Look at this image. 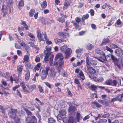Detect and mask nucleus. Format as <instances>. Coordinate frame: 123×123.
Instances as JSON below:
<instances>
[{"label": "nucleus", "mask_w": 123, "mask_h": 123, "mask_svg": "<svg viewBox=\"0 0 123 123\" xmlns=\"http://www.w3.org/2000/svg\"><path fill=\"white\" fill-rule=\"evenodd\" d=\"M75 118L72 117H70L68 120V123H73L75 121Z\"/></svg>", "instance_id": "nucleus-28"}, {"label": "nucleus", "mask_w": 123, "mask_h": 123, "mask_svg": "<svg viewBox=\"0 0 123 123\" xmlns=\"http://www.w3.org/2000/svg\"><path fill=\"white\" fill-rule=\"evenodd\" d=\"M85 47L87 50H91L93 48V46L91 44L87 43Z\"/></svg>", "instance_id": "nucleus-19"}, {"label": "nucleus", "mask_w": 123, "mask_h": 123, "mask_svg": "<svg viewBox=\"0 0 123 123\" xmlns=\"http://www.w3.org/2000/svg\"><path fill=\"white\" fill-rule=\"evenodd\" d=\"M18 7H22L24 5V2L23 0H20L18 3Z\"/></svg>", "instance_id": "nucleus-36"}, {"label": "nucleus", "mask_w": 123, "mask_h": 123, "mask_svg": "<svg viewBox=\"0 0 123 123\" xmlns=\"http://www.w3.org/2000/svg\"><path fill=\"white\" fill-rule=\"evenodd\" d=\"M97 62L95 60L91 59L87 63H86L87 65H88L89 66V64L92 65H96L97 64Z\"/></svg>", "instance_id": "nucleus-5"}, {"label": "nucleus", "mask_w": 123, "mask_h": 123, "mask_svg": "<svg viewBox=\"0 0 123 123\" xmlns=\"http://www.w3.org/2000/svg\"><path fill=\"white\" fill-rule=\"evenodd\" d=\"M5 3L9 4L11 6H12L13 4V2L12 0H6L5 2Z\"/></svg>", "instance_id": "nucleus-41"}, {"label": "nucleus", "mask_w": 123, "mask_h": 123, "mask_svg": "<svg viewBox=\"0 0 123 123\" xmlns=\"http://www.w3.org/2000/svg\"><path fill=\"white\" fill-rule=\"evenodd\" d=\"M89 17V15L88 14L83 15L82 18V21L84 22V20L87 19Z\"/></svg>", "instance_id": "nucleus-39"}, {"label": "nucleus", "mask_w": 123, "mask_h": 123, "mask_svg": "<svg viewBox=\"0 0 123 123\" xmlns=\"http://www.w3.org/2000/svg\"><path fill=\"white\" fill-rule=\"evenodd\" d=\"M91 105L92 107L94 108H98L101 106V105L97 102H92Z\"/></svg>", "instance_id": "nucleus-11"}, {"label": "nucleus", "mask_w": 123, "mask_h": 123, "mask_svg": "<svg viewBox=\"0 0 123 123\" xmlns=\"http://www.w3.org/2000/svg\"><path fill=\"white\" fill-rule=\"evenodd\" d=\"M44 55H45V56L44 60L45 62L48 61L49 59V56L50 55V54H44Z\"/></svg>", "instance_id": "nucleus-34"}, {"label": "nucleus", "mask_w": 123, "mask_h": 123, "mask_svg": "<svg viewBox=\"0 0 123 123\" xmlns=\"http://www.w3.org/2000/svg\"><path fill=\"white\" fill-rule=\"evenodd\" d=\"M89 77L91 79L93 80H95L96 79V77L92 74H91L89 75Z\"/></svg>", "instance_id": "nucleus-54"}, {"label": "nucleus", "mask_w": 123, "mask_h": 123, "mask_svg": "<svg viewBox=\"0 0 123 123\" xmlns=\"http://www.w3.org/2000/svg\"><path fill=\"white\" fill-rule=\"evenodd\" d=\"M36 87V86L35 84L27 86V87L29 91L31 92H32Z\"/></svg>", "instance_id": "nucleus-16"}, {"label": "nucleus", "mask_w": 123, "mask_h": 123, "mask_svg": "<svg viewBox=\"0 0 123 123\" xmlns=\"http://www.w3.org/2000/svg\"><path fill=\"white\" fill-rule=\"evenodd\" d=\"M109 40L108 38H104L101 44V45H105L106 43H109Z\"/></svg>", "instance_id": "nucleus-23"}, {"label": "nucleus", "mask_w": 123, "mask_h": 123, "mask_svg": "<svg viewBox=\"0 0 123 123\" xmlns=\"http://www.w3.org/2000/svg\"><path fill=\"white\" fill-rule=\"evenodd\" d=\"M72 53V50L71 48H68L67 49L65 52V59L68 58L71 55Z\"/></svg>", "instance_id": "nucleus-4"}, {"label": "nucleus", "mask_w": 123, "mask_h": 123, "mask_svg": "<svg viewBox=\"0 0 123 123\" xmlns=\"http://www.w3.org/2000/svg\"><path fill=\"white\" fill-rule=\"evenodd\" d=\"M49 123H55V120L52 118H50L48 119Z\"/></svg>", "instance_id": "nucleus-42"}, {"label": "nucleus", "mask_w": 123, "mask_h": 123, "mask_svg": "<svg viewBox=\"0 0 123 123\" xmlns=\"http://www.w3.org/2000/svg\"><path fill=\"white\" fill-rule=\"evenodd\" d=\"M46 21L47 23L50 24L54 22V21L53 20L50 19L48 18H46Z\"/></svg>", "instance_id": "nucleus-52"}, {"label": "nucleus", "mask_w": 123, "mask_h": 123, "mask_svg": "<svg viewBox=\"0 0 123 123\" xmlns=\"http://www.w3.org/2000/svg\"><path fill=\"white\" fill-rule=\"evenodd\" d=\"M76 120L77 122L79 121L80 119V118H82L80 114L79 113H77L76 115Z\"/></svg>", "instance_id": "nucleus-40"}, {"label": "nucleus", "mask_w": 123, "mask_h": 123, "mask_svg": "<svg viewBox=\"0 0 123 123\" xmlns=\"http://www.w3.org/2000/svg\"><path fill=\"white\" fill-rule=\"evenodd\" d=\"M68 39L67 38H66V39H65L64 38L62 39H56L54 40L55 42L56 43H60L62 42H66Z\"/></svg>", "instance_id": "nucleus-15"}, {"label": "nucleus", "mask_w": 123, "mask_h": 123, "mask_svg": "<svg viewBox=\"0 0 123 123\" xmlns=\"http://www.w3.org/2000/svg\"><path fill=\"white\" fill-rule=\"evenodd\" d=\"M39 40L40 41H45L47 40V36L45 34L44 35L42 34V35L38 37Z\"/></svg>", "instance_id": "nucleus-8"}, {"label": "nucleus", "mask_w": 123, "mask_h": 123, "mask_svg": "<svg viewBox=\"0 0 123 123\" xmlns=\"http://www.w3.org/2000/svg\"><path fill=\"white\" fill-rule=\"evenodd\" d=\"M2 11L7 12L8 9V4H6L4 3V5L2 8Z\"/></svg>", "instance_id": "nucleus-17"}, {"label": "nucleus", "mask_w": 123, "mask_h": 123, "mask_svg": "<svg viewBox=\"0 0 123 123\" xmlns=\"http://www.w3.org/2000/svg\"><path fill=\"white\" fill-rule=\"evenodd\" d=\"M58 35L62 36V37L64 38L65 37L66 38V36H68V34L67 33H63V32H59L58 33Z\"/></svg>", "instance_id": "nucleus-27"}, {"label": "nucleus", "mask_w": 123, "mask_h": 123, "mask_svg": "<svg viewBox=\"0 0 123 123\" xmlns=\"http://www.w3.org/2000/svg\"><path fill=\"white\" fill-rule=\"evenodd\" d=\"M28 43L30 44L31 47L36 49L37 50H39V48L37 47L36 45H35L34 43L32 42Z\"/></svg>", "instance_id": "nucleus-30"}, {"label": "nucleus", "mask_w": 123, "mask_h": 123, "mask_svg": "<svg viewBox=\"0 0 123 123\" xmlns=\"http://www.w3.org/2000/svg\"><path fill=\"white\" fill-rule=\"evenodd\" d=\"M28 35L31 38V39H30L31 40H33L35 38L34 35L32 33H30L28 34Z\"/></svg>", "instance_id": "nucleus-37"}, {"label": "nucleus", "mask_w": 123, "mask_h": 123, "mask_svg": "<svg viewBox=\"0 0 123 123\" xmlns=\"http://www.w3.org/2000/svg\"><path fill=\"white\" fill-rule=\"evenodd\" d=\"M111 80L110 79L106 80L105 82L106 84L108 85H111Z\"/></svg>", "instance_id": "nucleus-56"}, {"label": "nucleus", "mask_w": 123, "mask_h": 123, "mask_svg": "<svg viewBox=\"0 0 123 123\" xmlns=\"http://www.w3.org/2000/svg\"><path fill=\"white\" fill-rule=\"evenodd\" d=\"M46 19H45L44 18H43L41 19V21L42 24H45L47 23L46 21Z\"/></svg>", "instance_id": "nucleus-59"}, {"label": "nucleus", "mask_w": 123, "mask_h": 123, "mask_svg": "<svg viewBox=\"0 0 123 123\" xmlns=\"http://www.w3.org/2000/svg\"><path fill=\"white\" fill-rule=\"evenodd\" d=\"M77 76L78 77L80 78L82 80L85 79L84 75L82 72L81 70L80 71V73L77 74Z\"/></svg>", "instance_id": "nucleus-18"}, {"label": "nucleus", "mask_w": 123, "mask_h": 123, "mask_svg": "<svg viewBox=\"0 0 123 123\" xmlns=\"http://www.w3.org/2000/svg\"><path fill=\"white\" fill-rule=\"evenodd\" d=\"M23 66L21 65L19 66L18 67L17 71L20 73L21 72L23 69Z\"/></svg>", "instance_id": "nucleus-43"}, {"label": "nucleus", "mask_w": 123, "mask_h": 123, "mask_svg": "<svg viewBox=\"0 0 123 123\" xmlns=\"http://www.w3.org/2000/svg\"><path fill=\"white\" fill-rule=\"evenodd\" d=\"M38 87L40 92L41 93H43V90L41 86L40 85H38Z\"/></svg>", "instance_id": "nucleus-53"}, {"label": "nucleus", "mask_w": 123, "mask_h": 123, "mask_svg": "<svg viewBox=\"0 0 123 123\" xmlns=\"http://www.w3.org/2000/svg\"><path fill=\"white\" fill-rule=\"evenodd\" d=\"M35 12V10L34 9H31L29 13V16L30 17L33 16Z\"/></svg>", "instance_id": "nucleus-32"}, {"label": "nucleus", "mask_w": 123, "mask_h": 123, "mask_svg": "<svg viewBox=\"0 0 123 123\" xmlns=\"http://www.w3.org/2000/svg\"><path fill=\"white\" fill-rule=\"evenodd\" d=\"M88 71L90 73L94 74L96 73L95 70L93 68L91 67H89V66L87 65Z\"/></svg>", "instance_id": "nucleus-12"}, {"label": "nucleus", "mask_w": 123, "mask_h": 123, "mask_svg": "<svg viewBox=\"0 0 123 123\" xmlns=\"http://www.w3.org/2000/svg\"><path fill=\"white\" fill-rule=\"evenodd\" d=\"M75 108L73 106H69L68 109V111L71 114V115L73 116L75 114Z\"/></svg>", "instance_id": "nucleus-3"}, {"label": "nucleus", "mask_w": 123, "mask_h": 123, "mask_svg": "<svg viewBox=\"0 0 123 123\" xmlns=\"http://www.w3.org/2000/svg\"><path fill=\"white\" fill-rule=\"evenodd\" d=\"M64 61L63 58H61L60 59L59 61V64L60 67L62 66L64 64Z\"/></svg>", "instance_id": "nucleus-25"}, {"label": "nucleus", "mask_w": 123, "mask_h": 123, "mask_svg": "<svg viewBox=\"0 0 123 123\" xmlns=\"http://www.w3.org/2000/svg\"><path fill=\"white\" fill-rule=\"evenodd\" d=\"M105 49H106L107 50L109 51L111 53H112L113 52V50L111 49L110 48H109V47H108L107 46H106L105 47H104V48Z\"/></svg>", "instance_id": "nucleus-47"}, {"label": "nucleus", "mask_w": 123, "mask_h": 123, "mask_svg": "<svg viewBox=\"0 0 123 123\" xmlns=\"http://www.w3.org/2000/svg\"><path fill=\"white\" fill-rule=\"evenodd\" d=\"M98 60L102 62L105 61H106V58L105 54H103L102 55L100 56L99 58L98 59Z\"/></svg>", "instance_id": "nucleus-10"}, {"label": "nucleus", "mask_w": 123, "mask_h": 123, "mask_svg": "<svg viewBox=\"0 0 123 123\" xmlns=\"http://www.w3.org/2000/svg\"><path fill=\"white\" fill-rule=\"evenodd\" d=\"M110 47L112 49H114L117 48V46L116 45L112 44H110Z\"/></svg>", "instance_id": "nucleus-48"}, {"label": "nucleus", "mask_w": 123, "mask_h": 123, "mask_svg": "<svg viewBox=\"0 0 123 123\" xmlns=\"http://www.w3.org/2000/svg\"><path fill=\"white\" fill-rule=\"evenodd\" d=\"M27 120H28L31 122V123H33L37 122V120L35 117L34 116H31V118H30L29 117L26 118Z\"/></svg>", "instance_id": "nucleus-7"}, {"label": "nucleus", "mask_w": 123, "mask_h": 123, "mask_svg": "<svg viewBox=\"0 0 123 123\" xmlns=\"http://www.w3.org/2000/svg\"><path fill=\"white\" fill-rule=\"evenodd\" d=\"M74 83L77 85V86L79 89H82L81 85L79 81L78 80L75 79L74 80Z\"/></svg>", "instance_id": "nucleus-20"}, {"label": "nucleus", "mask_w": 123, "mask_h": 123, "mask_svg": "<svg viewBox=\"0 0 123 123\" xmlns=\"http://www.w3.org/2000/svg\"><path fill=\"white\" fill-rule=\"evenodd\" d=\"M47 5V2L46 1H43L41 4V6L42 8H45Z\"/></svg>", "instance_id": "nucleus-35"}, {"label": "nucleus", "mask_w": 123, "mask_h": 123, "mask_svg": "<svg viewBox=\"0 0 123 123\" xmlns=\"http://www.w3.org/2000/svg\"><path fill=\"white\" fill-rule=\"evenodd\" d=\"M95 52L98 54H100L102 53V51L99 48H97L95 50Z\"/></svg>", "instance_id": "nucleus-51"}, {"label": "nucleus", "mask_w": 123, "mask_h": 123, "mask_svg": "<svg viewBox=\"0 0 123 123\" xmlns=\"http://www.w3.org/2000/svg\"><path fill=\"white\" fill-rule=\"evenodd\" d=\"M62 55V54L60 53L57 54L55 57V60H57L59 58L60 59L61 58H63Z\"/></svg>", "instance_id": "nucleus-29"}, {"label": "nucleus", "mask_w": 123, "mask_h": 123, "mask_svg": "<svg viewBox=\"0 0 123 123\" xmlns=\"http://www.w3.org/2000/svg\"><path fill=\"white\" fill-rule=\"evenodd\" d=\"M49 70V66H47L44 69L42 70L41 78L42 80L46 79L47 76L48 74V72Z\"/></svg>", "instance_id": "nucleus-1"}, {"label": "nucleus", "mask_w": 123, "mask_h": 123, "mask_svg": "<svg viewBox=\"0 0 123 123\" xmlns=\"http://www.w3.org/2000/svg\"><path fill=\"white\" fill-rule=\"evenodd\" d=\"M66 113V111L64 109L61 110L59 111V114H60L62 116H64L65 115Z\"/></svg>", "instance_id": "nucleus-22"}, {"label": "nucleus", "mask_w": 123, "mask_h": 123, "mask_svg": "<svg viewBox=\"0 0 123 123\" xmlns=\"http://www.w3.org/2000/svg\"><path fill=\"white\" fill-rule=\"evenodd\" d=\"M68 118L66 117L63 118L62 120L64 123H68Z\"/></svg>", "instance_id": "nucleus-58"}, {"label": "nucleus", "mask_w": 123, "mask_h": 123, "mask_svg": "<svg viewBox=\"0 0 123 123\" xmlns=\"http://www.w3.org/2000/svg\"><path fill=\"white\" fill-rule=\"evenodd\" d=\"M56 72L55 71V70L53 69H50L49 72V74L51 76H55L56 75Z\"/></svg>", "instance_id": "nucleus-21"}, {"label": "nucleus", "mask_w": 123, "mask_h": 123, "mask_svg": "<svg viewBox=\"0 0 123 123\" xmlns=\"http://www.w3.org/2000/svg\"><path fill=\"white\" fill-rule=\"evenodd\" d=\"M25 67L27 69H30L31 68V67L30 64L28 63L26 64L25 65Z\"/></svg>", "instance_id": "nucleus-60"}, {"label": "nucleus", "mask_w": 123, "mask_h": 123, "mask_svg": "<svg viewBox=\"0 0 123 123\" xmlns=\"http://www.w3.org/2000/svg\"><path fill=\"white\" fill-rule=\"evenodd\" d=\"M106 61H110L112 60L114 62H116L117 61V60L113 55L109 54L106 56Z\"/></svg>", "instance_id": "nucleus-2"}, {"label": "nucleus", "mask_w": 123, "mask_h": 123, "mask_svg": "<svg viewBox=\"0 0 123 123\" xmlns=\"http://www.w3.org/2000/svg\"><path fill=\"white\" fill-rule=\"evenodd\" d=\"M98 87L101 89H103L104 88V87L103 86H97L93 85H92L91 86L89 87V89L92 90L93 91L95 92V90H96L97 87Z\"/></svg>", "instance_id": "nucleus-9"}, {"label": "nucleus", "mask_w": 123, "mask_h": 123, "mask_svg": "<svg viewBox=\"0 0 123 123\" xmlns=\"http://www.w3.org/2000/svg\"><path fill=\"white\" fill-rule=\"evenodd\" d=\"M83 49L82 48H79L76 49L75 52L77 54L80 53L83 51Z\"/></svg>", "instance_id": "nucleus-46"}, {"label": "nucleus", "mask_w": 123, "mask_h": 123, "mask_svg": "<svg viewBox=\"0 0 123 123\" xmlns=\"http://www.w3.org/2000/svg\"><path fill=\"white\" fill-rule=\"evenodd\" d=\"M115 52L116 55L119 56H121L123 54L122 51L120 49H117L115 50Z\"/></svg>", "instance_id": "nucleus-14"}, {"label": "nucleus", "mask_w": 123, "mask_h": 123, "mask_svg": "<svg viewBox=\"0 0 123 123\" xmlns=\"http://www.w3.org/2000/svg\"><path fill=\"white\" fill-rule=\"evenodd\" d=\"M29 58L28 56L27 55H25L24 58H23V63L24 62H27L29 61Z\"/></svg>", "instance_id": "nucleus-26"}, {"label": "nucleus", "mask_w": 123, "mask_h": 123, "mask_svg": "<svg viewBox=\"0 0 123 123\" xmlns=\"http://www.w3.org/2000/svg\"><path fill=\"white\" fill-rule=\"evenodd\" d=\"M109 123H119V121L117 120H115L113 122H111L110 119L108 120Z\"/></svg>", "instance_id": "nucleus-64"}, {"label": "nucleus", "mask_w": 123, "mask_h": 123, "mask_svg": "<svg viewBox=\"0 0 123 123\" xmlns=\"http://www.w3.org/2000/svg\"><path fill=\"white\" fill-rule=\"evenodd\" d=\"M67 90L68 95L70 97H71L72 96L73 94L71 93V92L69 90V89L68 88H67Z\"/></svg>", "instance_id": "nucleus-61"}, {"label": "nucleus", "mask_w": 123, "mask_h": 123, "mask_svg": "<svg viewBox=\"0 0 123 123\" xmlns=\"http://www.w3.org/2000/svg\"><path fill=\"white\" fill-rule=\"evenodd\" d=\"M30 76V71L29 70H28L27 71L25 74V79L26 80H28L29 79Z\"/></svg>", "instance_id": "nucleus-31"}, {"label": "nucleus", "mask_w": 123, "mask_h": 123, "mask_svg": "<svg viewBox=\"0 0 123 123\" xmlns=\"http://www.w3.org/2000/svg\"><path fill=\"white\" fill-rule=\"evenodd\" d=\"M21 24L22 25H23V26H21L20 27V28H22V27H23V29L25 30H29V26L26 24L25 22L24 21H22Z\"/></svg>", "instance_id": "nucleus-6"}, {"label": "nucleus", "mask_w": 123, "mask_h": 123, "mask_svg": "<svg viewBox=\"0 0 123 123\" xmlns=\"http://www.w3.org/2000/svg\"><path fill=\"white\" fill-rule=\"evenodd\" d=\"M67 47L68 46L67 45H65L63 46L60 47V49L61 51L62 52L64 51Z\"/></svg>", "instance_id": "nucleus-38"}, {"label": "nucleus", "mask_w": 123, "mask_h": 123, "mask_svg": "<svg viewBox=\"0 0 123 123\" xmlns=\"http://www.w3.org/2000/svg\"><path fill=\"white\" fill-rule=\"evenodd\" d=\"M70 4L68 2H65L64 4V5L65 7H64V9L67 8V7L69 6Z\"/></svg>", "instance_id": "nucleus-45"}, {"label": "nucleus", "mask_w": 123, "mask_h": 123, "mask_svg": "<svg viewBox=\"0 0 123 123\" xmlns=\"http://www.w3.org/2000/svg\"><path fill=\"white\" fill-rule=\"evenodd\" d=\"M117 101H118L120 102H121V99L120 98H112L111 100V102H115Z\"/></svg>", "instance_id": "nucleus-44"}, {"label": "nucleus", "mask_w": 123, "mask_h": 123, "mask_svg": "<svg viewBox=\"0 0 123 123\" xmlns=\"http://www.w3.org/2000/svg\"><path fill=\"white\" fill-rule=\"evenodd\" d=\"M103 80L104 79L103 78L101 77H100L98 78L95 81L98 82H102L103 81Z\"/></svg>", "instance_id": "nucleus-33"}, {"label": "nucleus", "mask_w": 123, "mask_h": 123, "mask_svg": "<svg viewBox=\"0 0 123 123\" xmlns=\"http://www.w3.org/2000/svg\"><path fill=\"white\" fill-rule=\"evenodd\" d=\"M85 55L86 56V63H87V62H88V61H89V54L88 53H86L85 54Z\"/></svg>", "instance_id": "nucleus-49"}, {"label": "nucleus", "mask_w": 123, "mask_h": 123, "mask_svg": "<svg viewBox=\"0 0 123 123\" xmlns=\"http://www.w3.org/2000/svg\"><path fill=\"white\" fill-rule=\"evenodd\" d=\"M46 50L44 51V54H51L50 51L51 49V47L49 45H47L46 47Z\"/></svg>", "instance_id": "nucleus-13"}, {"label": "nucleus", "mask_w": 123, "mask_h": 123, "mask_svg": "<svg viewBox=\"0 0 123 123\" xmlns=\"http://www.w3.org/2000/svg\"><path fill=\"white\" fill-rule=\"evenodd\" d=\"M117 84L116 81L115 80H111V85L113 86H116Z\"/></svg>", "instance_id": "nucleus-57"}, {"label": "nucleus", "mask_w": 123, "mask_h": 123, "mask_svg": "<svg viewBox=\"0 0 123 123\" xmlns=\"http://www.w3.org/2000/svg\"><path fill=\"white\" fill-rule=\"evenodd\" d=\"M18 30L21 36H23L24 35V34L23 32H21L25 30L23 29V28L22 27V28H20V27H19L18 28Z\"/></svg>", "instance_id": "nucleus-24"}, {"label": "nucleus", "mask_w": 123, "mask_h": 123, "mask_svg": "<svg viewBox=\"0 0 123 123\" xmlns=\"http://www.w3.org/2000/svg\"><path fill=\"white\" fill-rule=\"evenodd\" d=\"M121 78H118V79L117 80V84L118 85V86H119L121 85Z\"/></svg>", "instance_id": "nucleus-50"}, {"label": "nucleus", "mask_w": 123, "mask_h": 123, "mask_svg": "<svg viewBox=\"0 0 123 123\" xmlns=\"http://www.w3.org/2000/svg\"><path fill=\"white\" fill-rule=\"evenodd\" d=\"M107 122V120L105 119H103L100 120V123H105Z\"/></svg>", "instance_id": "nucleus-62"}, {"label": "nucleus", "mask_w": 123, "mask_h": 123, "mask_svg": "<svg viewBox=\"0 0 123 123\" xmlns=\"http://www.w3.org/2000/svg\"><path fill=\"white\" fill-rule=\"evenodd\" d=\"M58 20L60 22L62 23H63L64 22L65 20L63 18H59L58 19Z\"/></svg>", "instance_id": "nucleus-63"}, {"label": "nucleus", "mask_w": 123, "mask_h": 123, "mask_svg": "<svg viewBox=\"0 0 123 123\" xmlns=\"http://www.w3.org/2000/svg\"><path fill=\"white\" fill-rule=\"evenodd\" d=\"M41 64L40 63H39L37 64L36 66L35 69L36 70H38L39 68H40Z\"/></svg>", "instance_id": "nucleus-55"}]
</instances>
